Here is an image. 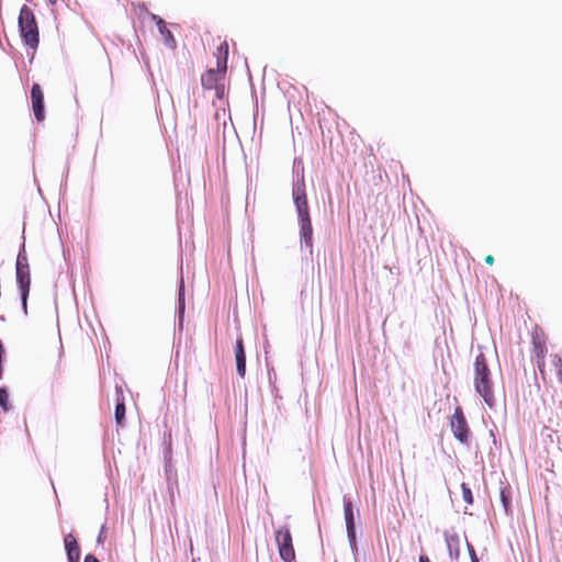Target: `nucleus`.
I'll return each instance as SVG.
<instances>
[{"mask_svg": "<svg viewBox=\"0 0 562 562\" xmlns=\"http://www.w3.org/2000/svg\"><path fill=\"white\" fill-rule=\"evenodd\" d=\"M552 364H553V367L555 368L557 373H558L559 371H561V369H562V357H560L559 355H554V356L552 357Z\"/></svg>", "mask_w": 562, "mask_h": 562, "instance_id": "19", "label": "nucleus"}, {"mask_svg": "<svg viewBox=\"0 0 562 562\" xmlns=\"http://www.w3.org/2000/svg\"><path fill=\"white\" fill-rule=\"evenodd\" d=\"M0 406L4 411H9V394L4 387L0 389Z\"/></svg>", "mask_w": 562, "mask_h": 562, "instance_id": "18", "label": "nucleus"}, {"mask_svg": "<svg viewBox=\"0 0 562 562\" xmlns=\"http://www.w3.org/2000/svg\"><path fill=\"white\" fill-rule=\"evenodd\" d=\"M451 430L457 440L463 445H468L470 440V428L461 407H456L450 422Z\"/></svg>", "mask_w": 562, "mask_h": 562, "instance_id": "4", "label": "nucleus"}, {"mask_svg": "<svg viewBox=\"0 0 562 562\" xmlns=\"http://www.w3.org/2000/svg\"><path fill=\"white\" fill-rule=\"evenodd\" d=\"M344 517L346 522V530L347 536H353V532H356V514L353 510V505L350 498L344 497Z\"/></svg>", "mask_w": 562, "mask_h": 562, "instance_id": "9", "label": "nucleus"}, {"mask_svg": "<svg viewBox=\"0 0 562 562\" xmlns=\"http://www.w3.org/2000/svg\"><path fill=\"white\" fill-rule=\"evenodd\" d=\"M535 347L537 349V356H538V367L541 369V366L543 364V361L540 360V358H543L544 349L537 342H535Z\"/></svg>", "mask_w": 562, "mask_h": 562, "instance_id": "21", "label": "nucleus"}, {"mask_svg": "<svg viewBox=\"0 0 562 562\" xmlns=\"http://www.w3.org/2000/svg\"><path fill=\"white\" fill-rule=\"evenodd\" d=\"M276 542L278 544L281 559L284 562H292L295 559V552L289 528L281 527L276 531Z\"/></svg>", "mask_w": 562, "mask_h": 562, "instance_id": "5", "label": "nucleus"}, {"mask_svg": "<svg viewBox=\"0 0 562 562\" xmlns=\"http://www.w3.org/2000/svg\"><path fill=\"white\" fill-rule=\"evenodd\" d=\"M235 358L237 373L240 378H244L246 373V356L241 338L236 340Z\"/></svg>", "mask_w": 562, "mask_h": 562, "instance_id": "11", "label": "nucleus"}, {"mask_svg": "<svg viewBox=\"0 0 562 562\" xmlns=\"http://www.w3.org/2000/svg\"><path fill=\"white\" fill-rule=\"evenodd\" d=\"M48 2L49 4L54 5L57 2V0H48Z\"/></svg>", "mask_w": 562, "mask_h": 562, "instance_id": "29", "label": "nucleus"}, {"mask_svg": "<svg viewBox=\"0 0 562 562\" xmlns=\"http://www.w3.org/2000/svg\"><path fill=\"white\" fill-rule=\"evenodd\" d=\"M485 262L487 265H493L494 263V258L492 255H488L486 258H485Z\"/></svg>", "mask_w": 562, "mask_h": 562, "instance_id": "25", "label": "nucleus"}, {"mask_svg": "<svg viewBox=\"0 0 562 562\" xmlns=\"http://www.w3.org/2000/svg\"><path fill=\"white\" fill-rule=\"evenodd\" d=\"M31 99L34 115L37 121L44 120V94L38 83H34L31 89Z\"/></svg>", "mask_w": 562, "mask_h": 562, "instance_id": "8", "label": "nucleus"}, {"mask_svg": "<svg viewBox=\"0 0 562 562\" xmlns=\"http://www.w3.org/2000/svg\"><path fill=\"white\" fill-rule=\"evenodd\" d=\"M184 284L183 280L180 281L179 293H178V326L181 329L183 326V316H184Z\"/></svg>", "mask_w": 562, "mask_h": 562, "instance_id": "14", "label": "nucleus"}, {"mask_svg": "<svg viewBox=\"0 0 562 562\" xmlns=\"http://www.w3.org/2000/svg\"><path fill=\"white\" fill-rule=\"evenodd\" d=\"M103 532H104V526H102L101 531H100V533H99V536H98V542H99V543H101V542H102V536H103Z\"/></svg>", "mask_w": 562, "mask_h": 562, "instance_id": "27", "label": "nucleus"}, {"mask_svg": "<svg viewBox=\"0 0 562 562\" xmlns=\"http://www.w3.org/2000/svg\"><path fill=\"white\" fill-rule=\"evenodd\" d=\"M461 490H462V497H463L464 502L468 504H472L473 495H472L471 488L465 483H462Z\"/></svg>", "mask_w": 562, "mask_h": 562, "instance_id": "17", "label": "nucleus"}, {"mask_svg": "<svg viewBox=\"0 0 562 562\" xmlns=\"http://www.w3.org/2000/svg\"><path fill=\"white\" fill-rule=\"evenodd\" d=\"M557 374L559 376L560 383L562 384V368H561V371H559Z\"/></svg>", "mask_w": 562, "mask_h": 562, "instance_id": "28", "label": "nucleus"}, {"mask_svg": "<svg viewBox=\"0 0 562 562\" xmlns=\"http://www.w3.org/2000/svg\"><path fill=\"white\" fill-rule=\"evenodd\" d=\"M474 387L488 407L495 405L492 373L482 352L475 357L474 361Z\"/></svg>", "mask_w": 562, "mask_h": 562, "instance_id": "2", "label": "nucleus"}, {"mask_svg": "<svg viewBox=\"0 0 562 562\" xmlns=\"http://www.w3.org/2000/svg\"><path fill=\"white\" fill-rule=\"evenodd\" d=\"M150 18L153 21L156 22L158 31H159L160 35L164 37L165 45L171 49L176 48V46H177L176 40H175L172 33L167 29L165 21L160 16H158L154 13L150 14Z\"/></svg>", "mask_w": 562, "mask_h": 562, "instance_id": "10", "label": "nucleus"}, {"mask_svg": "<svg viewBox=\"0 0 562 562\" xmlns=\"http://www.w3.org/2000/svg\"><path fill=\"white\" fill-rule=\"evenodd\" d=\"M19 268L21 270L29 269V262H27V257L25 254L24 245L22 246V249L20 250L18 258H16L15 270Z\"/></svg>", "mask_w": 562, "mask_h": 562, "instance_id": "16", "label": "nucleus"}, {"mask_svg": "<svg viewBox=\"0 0 562 562\" xmlns=\"http://www.w3.org/2000/svg\"><path fill=\"white\" fill-rule=\"evenodd\" d=\"M16 283L21 293L22 307L26 313V301L30 292L31 277L30 269L21 270L20 268L15 271Z\"/></svg>", "mask_w": 562, "mask_h": 562, "instance_id": "7", "label": "nucleus"}, {"mask_svg": "<svg viewBox=\"0 0 562 562\" xmlns=\"http://www.w3.org/2000/svg\"><path fill=\"white\" fill-rule=\"evenodd\" d=\"M445 540L451 559L460 555V538L456 532L445 531Z\"/></svg>", "mask_w": 562, "mask_h": 562, "instance_id": "12", "label": "nucleus"}, {"mask_svg": "<svg viewBox=\"0 0 562 562\" xmlns=\"http://www.w3.org/2000/svg\"><path fill=\"white\" fill-rule=\"evenodd\" d=\"M220 49L221 50L224 49L225 56L223 59H221V58L217 59L218 69L217 70L210 69L201 77L202 86L205 89L214 88L216 81L218 80V77L222 76L223 74H225V71H226V63H227V54H228L227 44L222 45Z\"/></svg>", "mask_w": 562, "mask_h": 562, "instance_id": "6", "label": "nucleus"}, {"mask_svg": "<svg viewBox=\"0 0 562 562\" xmlns=\"http://www.w3.org/2000/svg\"><path fill=\"white\" fill-rule=\"evenodd\" d=\"M294 181L292 188V199L297 213L300 226L301 247L306 248L310 254L313 251V227L310 217V209L306 198V186L304 179V169L300 168V162L294 160Z\"/></svg>", "mask_w": 562, "mask_h": 562, "instance_id": "1", "label": "nucleus"}, {"mask_svg": "<svg viewBox=\"0 0 562 562\" xmlns=\"http://www.w3.org/2000/svg\"><path fill=\"white\" fill-rule=\"evenodd\" d=\"M83 562H100V561L94 555L88 554V555H86Z\"/></svg>", "mask_w": 562, "mask_h": 562, "instance_id": "24", "label": "nucleus"}, {"mask_svg": "<svg viewBox=\"0 0 562 562\" xmlns=\"http://www.w3.org/2000/svg\"><path fill=\"white\" fill-rule=\"evenodd\" d=\"M501 499H502V503H503V506H504L505 510H507L508 505H509V499H508V497L505 495V492H504V491H502V493H501Z\"/></svg>", "mask_w": 562, "mask_h": 562, "instance_id": "23", "label": "nucleus"}, {"mask_svg": "<svg viewBox=\"0 0 562 562\" xmlns=\"http://www.w3.org/2000/svg\"><path fill=\"white\" fill-rule=\"evenodd\" d=\"M19 30L24 44L35 52L40 42L38 27L34 13L27 5H23L20 10Z\"/></svg>", "mask_w": 562, "mask_h": 562, "instance_id": "3", "label": "nucleus"}, {"mask_svg": "<svg viewBox=\"0 0 562 562\" xmlns=\"http://www.w3.org/2000/svg\"><path fill=\"white\" fill-rule=\"evenodd\" d=\"M125 418V404L124 400L117 398V403L115 406V420L117 425H123V420Z\"/></svg>", "mask_w": 562, "mask_h": 562, "instance_id": "15", "label": "nucleus"}, {"mask_svg": "<svg viewBox=\"0 0 562 562\" xmlns=\"http://www.w3.org/2000/svg\"><path fill=\"white\" fill-rule=\"evenodd\" d=\"M65 549L67 552L68 561H79L80 560V549L78 547L76 538L68 533L65 539Z\"/></svg>", "mask_w": 562, "mask_h": 562, "instance_id": "13", "label": "nucleus"}, {"mask_svg": "<svg viewBox=\"0 0 562 562\" xmlns=\"http://www.w3.org/2000/svg\"><path fill=\"white\" fill-rule=\"evenodd\" d=\"M68 562H79V561H68Z\"/></svg>", "mask_w": 562, "mask_h": 562, "instance_id": "31", "label": "nucleus"}, {"mask_svg": "<svg viewBox=\"0 0 562 562\" xmlns=\"http://www.w3.org/2000/svg\"><path fill=\"white\" fill-rule=\"evenodd\" d=\"M347 537H348V541L350 544V549H351L352 553L356 554V552L358 550L356 532H353L352 537L351 536H347Z\"/></svg>", "mask_w": 562, "mask_h": 562, "instance_id": "20", "label": "nucleus"}, {"mask_svg": "<svg viewBox=\"0 0 562 562\" xmlns=\"http://www.w3.org/2000/svg\"><path fill=\"white\" fill-rule=\"evenodd\" d=\"M467 548H468V551H469V555H470L471 562H479V559L476 557V553H475V550H474L473 546L470 542H467Z\"/></svg>", "mask_w": 562, "mask_h": 562, "instance_id": "22", "label": "nucleus"}, {"mask_svg": "<svg viewBox=\"0 0 562 562\" xmlns=\"http://www.w3.org/2000/svg\"><path fill=\"white\" fill-rule=\"evenodd\" d=\"M0 319H1V321H4V317H3V316H0Z\"/></svg>", "mask_w": 562, "mask_h": 562, "instance_id": "30", "label": "nucleus"}, {"mask_svg": "<svg viewBox=\"0 0 562 562\" xmlns=\"http://www.w3.org/2000/svg\"><path fill=\"white\" fill-rule=\"evenodd\" d=\"M418 562H430V560H429V558H428L427 555L422 554V555L419 557Z\"/></svg>", "mask_w": 562, "mask_h": 562, "instance_id": "26", "label": "nucleus"}]
</instances>
